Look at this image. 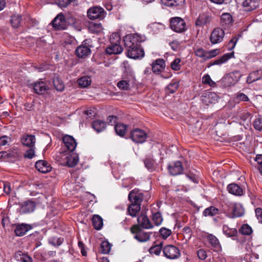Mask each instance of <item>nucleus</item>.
I'll list each match as a JSON object with an SVG mask.
<instances>
[{
  "instance_id": "c756f323",
  "label": "nucleus",
  "mask_w": 262,
  "mask_h": 262,
  "mask_svg": "<svg viewBox=\"0 0 262 262\" xmlns=\"http://www.w3.org/2000/svg\"><path fill=\"white\" fill-rule=\"evenodd\" d=\"M161 3L167 7H182L185 4V0H161Z\"/></svg>"
},
{
  "instance_id": "4c0bfd02",
  "label": "nucleus",
  "mask_w": 262,
  "mask_h": 262,
  "mask_svg": "<svg viewBox=\"0 0 262 262\" xmlns=\"http://www.w3.org/2000/svg\"><path fill=\"white\" fill-rule=\"evenodd\" d=\"M53 82L54 88L57 91L61 92L64 90V85L62 81L58 77H54Z\"/></svg>"
},
{
  "instance_id": "9d476101",
  "label": "nucleus",
  "mask_w": 262,
  "mask_h": 262,
  "mask_svg": "<svg viewBox=\"0 0 262 262\" xmlns=\"http://www.w3.org/2000/svg\"><path fill=\"white\" fill-rule=\"evenodd\" d=\"M88 16L91 19L102 18L104 16V10L99 7H95L89 9L88 11Z\"/></svg>"
},
{
  "instance_id": "e433bc0d",
  "label": "nucleus",
  "mask_w": 262,
  "mask_h": 262,
  "mask_svg": "<svg viewBox=\"0 0 262 262\" xmlns=\"http://www.w3.org/2000/svg\"><path fill=\"white\" fill-rule=\"evenodd\" d=\"M242 74L238 71H235L229 74L228 79L231 83L237 82L242 77Z\"/></svg>"
},
{
  "instance_id": "6e6d98bb",
  "label": "nucleus",
  "mask_w": 262,
  "mask_h": 262,
  "mask_svg": "<svg viewBox=\"0 0 262 262\" xmlns=\"http://www.w3.org/2000/svg\"><path fill=\"white\" fill-rule=\"evenodd\" d=\"M255 161L257 162L258 166H256L259 172L262 175V155H258L255 158Z\"/></svg>"
},
{
  "instance_id": "774afa93",
  "label": "nucleus",
  "mask_w": 262,
  "mask_h": 262,
  "mask_svg": "<svg viewBox=\"0 0 262 262\" xmlns=\"http://www.w3.org/2000/svg\"><path fill=\"white\" fill-rule=\"evenodd\" d=\"M255 214L259 222L262 223V209L257 208L255 209Z\"/></svg>"
},
{
  "instance_id": "052dcab7",
  "label": "nucleus",
  "mask_w": 262,
  "mask_h": 262,
  "mask_svg": "<svg viewBox=\"0 0 262 262\" xmlns=\"http://www.w3.org/2000/svg\"><path fill=\"white\" fill-rule=\"evenodd\" d=\"M120 41V37L117 33H113L110 37L111 43H119Z\"/></svg>"
},
{
  "instance_id": "a18cd8bd",
  "label": "nucleus",
  "mask_w": 262,
  "mask_h": 262,
  "mask_svg": "<svg viewBox=\"0 0 262 262\" xmlns=\"http://www.w3.org/2000/svg\"><path fill=\"white\" fill-rule=\"evenodd\" d=\"M162 250V244L152 246L149 249V252L151 254L159 255Z\"/></svg>"
},
{
  "instance_id": "09e8293b",
  "label": "nucleus",
  "mask_w": 262,
  "mask_h": 262,
  "mask_svg": "<svg viewBox=\"0 0 262 262\" xmlns=\"http://www.w3.org/2000/svg\"><path fill=\"white\" fill-rule=\"evenodd\" d=\"M202 82L204 84H207L211 86L214 87L216 83L213 81L208 74L205 75L202 78Z\"/></svg>"
},
{
  "instance_id": "bf43d9fd",
  "label": "nucleus",
  "mask_w": 262,
  "mask_h": 262,
  "mask_svg": "<svg viewBox=\"0 0 262 262\" xmlns=\"http://www.w3.org/2000/svg\"><path fill=\"white\" fill-rule=\"evenodd\" d=\"M253 125L255 129L260 131L262 129V118H256L254 122Z\"/></svg>"
},
{
  "instance_id": "f03ea898",
  "label": "nucleus",
  "mask_w": 262,
  "mask_h": 262,
  "mask_svg": "<svg viewBox=\"0 0 262 262\" xmlns=\"http://www.w3.org/2000/svg\"><path fill=\"white\" fill-rule=\"evenodd\" d=\"M224 212L230 218L241 217L244 214V209L239 204L228 203L225 204Z\"/></svg>"
},
{
  "instance_id": "0eeeda50",
  "label": "nucleus",
  "mask_w": 262,
  "mask_h": 262,
  "mask_svg": "<svg viewBox=\"0 0 262 262\" xmlns=\"http://www.w3.org/2000/svg\"><path fill=\"white\" fill-rule=\"evenodd\" d=\"M143 194L139 189H135L130 191L128 199L131 203L141 206L143 199Z\"/></svg>"
},
{
  "instance_id": "bb28decb",
  "label": "nucleus",
  "mask_w": 262,
  "mask_h": 262,
  "mask_svg": "<svg viewBox=\"0 0 262 262\" xmlns=\"http://www.w3.org/2000/svg\"><path fill=\"white\" fill-rule=\"evenodd\" d=\"M233 55V53H227L223 55L220 58L209 62L208 65L207 67L209 68L212 66L214 65H221L223 63H225L228 60H229L231 57Z\"/></svg>"
},
{
  "instance_id": "603ef678",
  "label": "nucleus",
  "mask_w": 262,
  "mask_h": 262,
  "mask_svg": "<svg viewBox=\"0 0 262 262\" xmlns=\"http://www.w3.org/2000/svg\"><path fill=\"white\" fill-rule=\"evenodd\" d=\"M11 142L12 139L9 136H3L0 137V146L9 145Z\"/></svg>"
},
{
  "instance_id": "4d7b16f0",
  "label": "nucleus",
  "mask_w": 262,
  "mask_h": 262,
  "mask_svg": "<svg viewBox=\"0 0 262 262\" xmlns=\"http://www.w3.org/2000/svg\"><path fill=\"white\" fill-rule=\"evenodd\" d=\"M220 53V50L219 49H214L209 51H207L206 56L207 60L214 57L216 55H217Z\"/></svg>"
},
{
  "instance_id": "c9c22d12",
  "label": "nucleus",
  "mask_w": 262,
  "mask_h": 262,
  "mask_svg": "<svg viewBox=\"0 0 262 262\" xmlns=\"http://www.w3.org/2000/svg\"><path fill=\"white\" fill-rule=\"evenodd\" d=\"M93 225L96 230H100L103 227V219L98 215H94L92 219Z\"/></svg>"
},
{
  "instance_id": "7c9ffc66",
  "label": "nucleus",
  "mask_w": 262,
  "mask_h": 262,
  "mask_svg": "<svg viewBox=\"0 0 262 262\" xmlns=\"http://www.w3.org/2000/svg\"><path fill=\"white\" fill-rule=\"evenodd\" d=\"M91 125L95 131H102L106 128V122L101 120H96L92 123Z\"/></svg>"
},
{
  "instance_id": "8fccbe9b",
  "label": "nucleus",
  "mask_w": 262,
  "mask_h": 262,
  "mask_svg": "<svg viewBox=\"0 0 262 262\" xmlns=\"http://www.w3.org/2000/svg\"><path fill=\"white\" fill-rule=\"evenodd\" d=\"M207 51L204 50L202 48H198L195 50V55L204 60H207L206 54Z\"/></svg>"
},
{
  "instance_id": "680f3d73",
  "label": "nucleus",
  "mask_w": 262,
  "mask_h": 262,
  "mask_svg": "<svg viewBox=\"0 0 262 262\" xmlns=\"http://www.w3.org/2000/svg\"><path fill=\"white\" fill-rule=\"evenodd\" d=\"M144 164L145 166L148 169H152L154 167V161L153 160L149 158H146L144 160Z\"/></svg>"
},
{
  "instance_id": "7ed1b4c3",
  "label": "nucleus",
  "mask_w": 262,
  "mask_h": 262,
  "mask_svg": "<svg viewBox=\"0 0 262 262\" xmlns=\"http://www.w3.org/2000/svg\"><path fill=\"white\" fill-rule=\"evenodd\" d=\"M131 232L135 234L134 238L140 242H147L150 238V233L143 231L138 225L132 227Z\"/></svg>"
},
{
  "instance_id": "c03bdc74",
  "label": "nucleus",
  "mask_w": 262,
  "mask_h": 262,
  "mask_svg": "<svg viewBox=\"0 0 262 262\" xmlns=\"http://www.w3.org/2000/svg\"><path fill=\"white\" fill-rule=\"evenodd\" d=\"M111 249V245L107 241H103L100 245V252L103 254H107Z\"/></svg>"
},
{
  "instance_id": "aec40b11",
  "label": "nucleus",
  "mask_w": 262,
  "mask_h": 262,
  "mask_svg": "<svg viewBox=\"0 0 262 262\" xmlns=\"http://www.w3.org/2000/svg\"><path fill=\"white\" fill-rule=\"evenodd\" d=\"M212 17L210 15L202 14L199 15L195 21V25L199 27H203L211 22Z\"/></svg>"
},
{
  "instance_id": "a19ab883",
  "label": "nucleus",
  "mask_w": 262,
  "mask_h": 262,
  "mask_svg": "<svg viewBox=\"0 0 262 262\" xmlns=\"http://www.w3.org/2000/svg\"><path fill=\"white\" fill-rule=\"evenodd\" d=\"M223 231L225 234L229 237L235 236L237 234V230L235 228H230L227 225H224L223 227Z\"/></svg>"
},
{
  "instance_id": "49530a36",
  "label": "nucleus",
  "mask_w": 262,
  "mask_h": 262,
  "mask_svg": "<svg viewBox=\"0 0 262 262\" xmlns=\"http://www.w3.org/2000/svg\"><path fill=\"white\" fill-rule=\"evenodd\" d=\"M239 232L242 234L249 235L252 233V229L250 226L245 224L242 226L239 229Z\"/></svg>"
},
{
  "instance_id": "b1692460",
  "label": "nucleus",
  "mask_w": 262,
  "mask_h": 262,
  "mask_svg": "<svg viewBox=\"0 0 262 262\" xmlns=\"http://www.w3.org/2000/svg\"><path fill=\"white\" fill-rule=\"evenodd\" d=\"M233 22L232 16L228 13H224L221 16V25L224 28H228Z\"/></svg>"
},
{
  "instance_id": "338daca9",
  "label": "nucleus",
  "mask_w": 262,
  "mask_h": 262,
  "mask_svg": "<svg viewBox=\"0 0 262 262\" xmlns=\"http://www.w3.org/2000/svg\"><path fill=\"white\" fill-rule=\"evenodd\" d=\"M35 156V152L33 148L27 150L24 154V157L29 159H32Z\"/></svg>"
},
{
  "instance_id": "2f4dec72",
  "label": "nucleus",
  "mask_w": 262,
  "mask_h": 262,
  "mask_svg": "<svg viewBox=\"0 0 262 262\" xmlns=\"http://www.w3.org/2000/svg\"><path fill=\"white\" fill-rule=\"evenodd\" d=\"M14 257L17 261L21 262H33V259L30 256L22 253V252L20 251L15 252Z\"/></svg>"
},
{
  "instance_id": "c85d7f7f",
  "label": "nucleus",
  "mask_w": 262,
  "mask_h": 262,
  "mask_svg": "<svg viewBox=\"0 0 262 262\" xmlns=\"http://www.w3.org/2000/svg\"><path fill=\"white\" fill-rule=\"evenodd\" d=\"M31 228V226L28 224L17 225L14 230V232L17 236H21L25 234Z\"/></svg>"
},
{
  "instance_id": "a878e982",
  "label": "nucleus",
  "mask_w": 262,
  "mask_h": 262,
  "mask_svg": "<svg viewBox=\"0 0 262 262\" xmlns=\"http://www.w3.org/2000/svg\"><path fill=\"white\" fill-rule=\"evenodd\" d=\"M227 189L230 193L235 195L241 196L243 194V189L235 183H232L228 185Z\"/></svg>"
},
{
  "instance_id": "a211bd4d",
  "label": "nucleus",
  "mask_w": 262,
  "mask_h": 262,
  "mask_svg": "<svg viewBox=\"0 0 262 262\" xmlns=\"http://www.w3.org/2000/svg\"><path fill=\"white\" fill-rule=\"evenodd\" d=\"M35 167L40 172L47 173L49 172L51 167L49 163L44 160H38L35 163Z\"/></svg>"
},
{
  "instance_id": "0e129e2a",
  "label": "nucleus",
  "mask_w": 262,
  "mask_h": 262,
  "mask_svg": "<svg viewBox=\"0 0 262 262\" xmlns=\"http://www.w3.org/2000/svg\"><path fill=\"white\" fill-rule=\"evenodd\" d=\"M70 3V0H56V3L59 7H66Z\"/></svg>"
},
{
  "instance_id": "412c9836",
  "label": "nucleus",
  "mask_w": 262,
  "mask_h": 262,
  "mask_svg": "<svg viewBox=\"0 0 262 262\" xmlns=\"http://www.w3.org/2000/svg\"><path fill=\"white\" fill-rule=\"evenodd\" d=\"M123 51V48L119 44V43H111L110 46L107 47L105 50L106 54H119Z\"/></svg>"
},
{
  "instance_id": "f8f14e48",
  "label": "nucleus",
  "mask_w": 262,
  "mask_h": 262,
  "mask_svg": "<svg viewBox=\"0 0 262 262\" xmlns=\"http://www.w3.org/2000/svg\"><path fill=\"white\" fill-rule=\"evenodd\" d=\"M168 168L169 173L172 176L180 174L183 171L182 163L179 161H177L170 164Z\"/></svg>"
},
{
  "instance_id": "393cba45",
  "label": "nucleus",
  "mask_w": 262,
  "mask_h": 262,
  "mask_svg": "<svg viewBox=\"0 0 262 262\" xmlns=\"http://www.w3.org/2000/svg\"><path fill=\"white\" fill-rule=\"evenodd\" d=\"M165 67V61L163 59H158L152 64V70L154 73L158 74Z\"/></svg>"
},
{
  "instance_id": "e2e57ef3",
  "label": "nucleus",
  "mask_w": 262,
  "mask_h": 262,
  "mask_svg": "<svg viewBox=\"0 0 262 262\" xmlns=\"http://www.w3.org/2000/svg\"><path fill=\"white\" fill-rule=\"evenodd\" d=\"M198 258L201 260H205L207 257V253L206 251L202 249H199L197 251Z\"/></svg>"
},
{
  "instance_id": "5701e85b",
  "label": "nucleus",
  "mask_w": 262,
  "mask_h": 262,
  "mask_svg": "<svg viewBox=\"0 0 262 262\" xmlns=\"http://www.w3.org/2000/svg\"><path fill=\"white\" fill-rule=\"evenodd\" d=\"M262 79V69L251 72L247 79L248 83H252L257 80Z\"/></svg>"
},
{
  "instance_id": "1a4fd4ad",
  "label": "nucleus",
  "mask_w": 262,
  "mask_h": 262,
  "mask_svg": "<svg viewBox=\"0 0 262 262\" xmlns=\"http://www.w3.org/2000/svg\"><path fill=\"white\" fill-rule=\"evenodd\" d=\"M89 41L88 40H85L82 44L78 47L76 50V54L79 57H84L88 56L91 53L90 47L88 46Z\"/></svg>"
},
{
  "instance_id": "37998d69",
  "label": "nucleus",
  "mask_w": 262,
  "mask_h": 262,
  "mask_svg": "<svg viewBox=\"0 0 262 262\" xmlns=\"http://www.w3.org/2000/svg\"><path fill=\"white\" fill-rule=\"evenodd\" d=\"M179 88V83L176 81H172L166 87V92L174 93Z\"/></svg>"
},
{
  "instance_id": "6ab92c4d",
  "label": "nucleus",
  "mask_w": 262,
  "mask_h": 262,
  "mask_svg": "<svg viewBox=\"0 0 262 262\" xmlns=\"http://www.w3.org/2000/svg\"><path fill=\"white\" fill-rule=\"evenodd\" d=\"M70 153L64 149L61 148L59 152L56 156V160L60 162L61 164L66 165V161H67Z\"/></svg>"
},
{
  "instance_id": "58836bf2",
  "label": "nucleus",
  "mask_w": 262,
  "mask_h": 262,
  "mask_svg": "<svg viewBox=\"0 0 262 262\" xmlns=\"http://www.w3.org/2000/svg\"><path fill=\"white\" fill-rule=\"evenodd\" d=\"M21 20V15L14 14L11 16L10 22L13 28H17L19 27Z\"/></svg>"
},
{
  "instance_id": "3c124183",
  "label": "nucleus",
  "mask_w": 262,
  "mask_h": 262,
  "mask_svg": "<svg viewBox=\"0 0 262 262\" xmlns=\"http://www.w3.org/2000/svg\"><path fill=\"white\" fill-rule=\"evenodd\" d=\"M207 238L208 242L212 246L217 247L219 245V242L215 236L209 234L207 236Z\"/></svg>"
},
{
  "instance_id": "79ce46f5",
  "label": "nucleus",
  "mask_w": 262,
  "mask_h": 262,
  "mask_svg": "<svg viewBox=\"0 0 262 262\" xmlns=\"http://www.w3.org/2000/svg\"><path fill=\"white\" fill-rule=\"evenodd\" d=\"M129 80L128 78H122L117 83V86L121 90H127L129 87Z\"/></svg>"
},
{
  "instance_id": "13d9d810",
  "label": "nucleus",
  "mask_w": 262,
  "mask_h": 262,
  "mask_svg": "<svg viewBox=\"0 0 262 262\" xmlns=\"http://www.w3.org/2000/svg\"><path fill=\"white\" fill-rule=\"evenodd\" d=\"M127 125L122 123H118L115 125V131H126L127 129Z\"/></svg>"
},
{
  "instance_id": "f704fd0d",
  "label": "nucleus",
  "mask_w": 262,
  "mask_h": 262,
  "mask_svg": "<svg viewBox=\"0 0 262 262\" xmlns=\"http://www.w3.org/2000/svg\"><path fill=\"white\" fill-rule=\"evenodd\" d=\"M92 82L91 78L90 77L85 76L79 78L77 80V83L80 87L84 88L91 85Z\"/></svg>"
},
{
  "instance_id": "ddd939ff",
  "label": "nucleus",
  "mask_w": 262,
  "mask_h": 262,
  "mask_svg": "<svg viewBox=\"0 0 262 262\" xmlns=\"http://www.w3.org/2000/svg\"><path fill=\"white\" fill-rule=\"evenodd\" d=\"M202 101L206 105L215 103L218 99L217 95L214 92H207L203 93L201 97Z\"/></svg>"
},
{
  "instance_id": "6e6552de",
  "label": "nucleus",
  "mask_w": 262,
  "mask_h": 262,
  "mask_svg": "<svg viewBox=\"0 0 262 262\" xmlns=\"http://www.w3.org/2000/svg\"><path fill=\"white\" fill-rule=\"evenodd\" d=\"M52 25L57 30H65L67 28L65 17L62 13L58 14L52 21Z\"/></svg>"
},
{
  "instance_id": "423d86ee",
  "label": "nucleus",
  "mask_w": 262,
  "mask_h": 262,
  "mask_svg": "<svg viewBox=\"0 0 262 262\" xmlns=\"http://www.w3.org/2000/svg\"><path fill=\"white\" fill-rule=\"evenodd\" d=\"M225 36L224 30L220 27L214 28L211 32L210 40L212 44L220 43L223 40Z\"/></svg>"
},
{
  "instance_id": "473e14b6",
  "label": "nucleus",
  "mask_w": 262,
  "mask_h": 262,
  "mask_svg": "<svg viewBox=\"0 0 262 262\" xmlns=\"http://www.w3.org/2000/svg\"><path fill=\"white\" fill-rule=\"evenodd\" d=\"M141 209V206L137 204L130 203L127 207V214L130 215L133 217L136 216L137 214Z\"/></svg>"
},
{
  "instance_id": "20e7f679",
  "label": "nucleus",
  "mask_w": 262,
  "mask_h": 262,
  "mask_svg": "<svg viewBox=\"0 0 262 262\" xmlns=\"http://www.w3.org/2000/svg\"><path fill=\"white\" fill-rule=\"evenodd\" d=\"M163 252L166 258L170 259H177L181 255L179 248L172 245L165 246L163 248Z\"/></svg>"
},
{
  "instance_id": "72a5a7b5",
  "label": "nucleus",
  "mask_w": 262,
  "mask_h": 262,
  "mask_svg": "<svg viewBox=\"0 0 262 262\" xmlns=\"http://www.w3.org/2000/svg\"><path fill=\"white\" fill-rule=\"evenodd\" d=\"M78 161L79 157L78 155L70 153L66 164L69 167H73L77 164Z\"/></svg>"
},
{
  "instance_id": "4468645a",
  "label": "nucleus",
  "mask_w": 262,
  "mask_h": 262,
  "mask_svg": "<svg viewBox=\"0 0 262 262\" xmlns=\"http://www.w3.org/2000/svg\"><path fill=\"white\" fill-rule=\"evenodd\" d=\"M33 89L36 94L42 95L49 90V87L45 81L40 80L34 84Z\"/></svg>"
},
{
  "instance_id": "dca6fc26",
  "label": "nucleus",
  "mask_w": 262,
  "mask_h": 262,
  "mask_svg": "<svg viewBox=\"0 0 262 262\" xmlns=\"http://www.w3.org/2000/svg\"><path fill=\"white\" fill-rule=\"evenodd\" d=\"M36 207L34 202L28 200L20 205V211L24 213H28L33 212Z\"/></svg>"
},
{
  "instance_id": "f3484780",
  "label": "nucleus",
  "mask_w": 262,
  "mask_h": 262,
  "mask_svg": "<svg viewBox=\"0 0 262 262\" xmlns=\"http://www.w3.org/2000/svg\"><path fill=\"white\" fill-rule=\"evenodd\" d=\"M129 137L136 143H142L145 141L147 135L145 132H130Z\"/></svg>"
},
{
  "instance_id": "4be33fe9",
  "label": "nucleus",
  "mask_w": 262,
  "mask_h": 262,
  "mask_svg": "<svg viewBox=\"0 0 262 262\" xmlns=\"http://www.w3.org/2000/svg\"><path fill=\"white\" fill-rule=\"evenodd\" d=\"M259 6L257 0H245L243 6L246 11H251L256 9Z\"/></svg>"
},
{
  "instance_id": "de8ad7c7",
  "label": "nucleus",
  "mask_w": 262,
  "mask_h": 262,
  "mask_svg": "<svg viewBox=\"0 0 262 262\" xmlns=\"http://www.w3.org/2000/svg\"><path fill=\"white\" fill-rule=\"evenodd\" d=\"M152 221L156 225H160L163 221V218L160 212H156L153 214Z\"/></svg>"
},
{
  "instance_id": "f257e3e1",
  "label": "nucleus",
  "mask_w": 262,
  "mask_h": 262,
  "mask_svg": "<svg viewBox=\"0 0 262 262\" xmlns=\"http://www.w3.org/2000/svg\"><path fill=\"white\" fill-rule=\"evenodd\" d=\"M144 39L137 34H128L123 38L124 45L127 49V56L133 59L142 58L144 55L140 43Z\"/></svg>"
},
{
  "instance_id": "39448f33",
  "label": "nucleus",
  "mask_w": 262,
  "mask_h": 262,
  "mask_svg": "<svg viewBox=\"0 0 262 262\" xmlns=\"http://www.w3.org/2000/svg\"><path fill=\"white\" fill-rule=\"evenodd\" d=\"M170 28L174 32L181 33L186 30V24L181 17H173L170 19Z\"/></svg>"
},
{
  "instance_id": "864d4df0",
  "label": "nucleus",
  "mask_w": 262,
  "mask_h": 262,
  "mask_svg": "<svg viewBox=\"0 0 262 262\" xmlns=\"http://www.w3.org/2000/svg\"><path fill=\"white\" fill-rule=\"evenodd\" d=\"M159 232L161 236L166 239L171 234V231L167 228L162 227L160 229Z\"/></svg>"
},
{
  "instance_id": "2eb2a0df",
  "label": "nucleus",
  "mask_w": 262,
  "mask_h": 262,
  "mask_svg": "<svg viewBox=\"0 0 262 262\" xmlns=\"http://www.w3.org/2000/svg\"><path fill=\"white\" fill-rule=\"evenodd\" d=\"M137 221L139 224L138 226L140 228L142 227L144 229H151L153 228V226L149 219L146 215L143 214H141L138 216Z\"/></svg>"
},
{
  "instance_id": "69168bd1",
  "label": "nucleus",
  "mask_w": 262,
  "mask_h": 262,
  "mask_svg": "<svg viewBox=\"0 0 262 262\" xmlns=\"http://www.w3.org/2000/svg\"><path fill=\"white\" fill-rule=\"evenodd\" d=\"M83 113L88 117L91 118L94 117L96 115V112L92 108L85 110Z\"/></svg>"
},
{
  "instance_id": "ea45409f",
  "label": "nucleus",
  "mask_w": 262,
  "mask_h": 262,
  "mask_svg": "<svg viewBox=\"0 0 262 262\" xmlns=\"http://www.w3.org/2000/svg\"><path fill=\"white\" fill-rule=\"evenodd\" d=\"M219 213V210L216 208L211 206L210 207L207 208L203 211V215L205 216H213Z\"/></svg>"
},
{
  "instance_id": "5fc2aeb1",
  "label": "nucleus",
  "mask_w": 262,
  "mask_h": 262,
  "mask_svg": "<svg viewBox=\"0 0 262 262\" xmlns=\"http://www.w3.org/2000/svg\"><path fill=\"white\" fill-rule=\"evenodd\" d=\"M181 59L180 58H176L171 63V68L174 71H178L181 69L180 64Z\"/></svg>"
},
{
  "instance_id": "cd10ccee",
  "label": "nucleus",
  "mask_w": 262,
  "mask_h": 262,
  "mask_svg": "<svg viewBox=\"0 0 262 262\" xmlns=\"http://www.w3.org/2000/svg\"><path fill=\"white\" fill-rule=\"evenodd\" d=\"M22 144L28 147H33L35 143V138L34 135H26L21 139Z\"/></svg>"
},
{
  "instance_id": "9b49d317",
  "label": "nucleus",
  "mask_w": 262,
  "mask_h": 262,
  "mask_svg": "<svg viewBox=\"0 0 262 262\" xmlns=\"http://www.w3.org/2000/svg\"><path fill=\"white\" fill-rule=\"evenodd\" d=\"M63 142L70 152L73 151L77 146V143L72 136L65 135L62 138Z\"/></svg>"
}]
</instances>
